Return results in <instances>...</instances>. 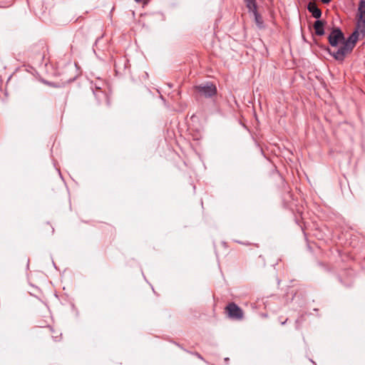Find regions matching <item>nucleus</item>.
<instances>
[{
  "label": "nucleus",
  "mask_w": 365,
  "mask_h": 365,
  "mask_svg": "<svg viewBox=\"0 0 365 365\" xmlns=\"http://www.w3.org/2000/svg\"><path fill=\"white\" fill-rule=\"evenodd\" d=\"M365 37V20L356 21V25L354 31L346 38L344 46H341L336 51H331L330 48L327 51L336 61L342 63L345 58L351 53L356 42L360 38Z\"/></svg>",
  "instance_id": "obj_1"
},
{
  "label": "nucleus",
  "mask_w": 365,
  "mask_h": 365,
  "mask_svg": "<svg viewBox=\"0 0 365 365\" xmlns=\"http://www.w3.org/2000/svg\"><path fill=\"white\" fill-rule=\"evenodd\" d=\"M327 38L330 46L336 48L340 43H341V46H344L347 38H345L344 33L339 28H334Z\"/></svg>",
  "instance_id": "obj_2"
},
{
  "label": "nucleus",
  "mask_w": 365,
  "mask_h": 365,
  "mask_svg": "<svg viewBox=\"0 0 365 365\" xmlns=\"http://www.w3.org/2000/svg\"><path fill=\"white\" fill-rule=\"evenodd\" d=\"M195 89L197 93L205 98H212L217 94V88L211 82H205L195 86Z\"/></svg>",
  "instance_id": "obj_3"
},
{
  "label": "nucleus",
  "mask_w": 365,
  "mask_h": 365,
  "mask_svg": "<svg viewBox=\"0 0 365 365\" xmlns=\"http://www.w3.org/2000/svg\"><path fill=\"white\" fill-rule=\"evenodd\" d=\"M228 317L232 319L242 320L244 317L242 309L234 302L229 303L225 307Z\"/></svg>",
  "instance_id": "obj_4"
},
{
  "label": "nucleus",
  "mask_w": 365,
  "mask_h": 365,
  "mask_svg": "<svg viewBox=\"0 0 365 365\" xmlns=\"http://www.w3.org/2000/svg\"><path fill=\"white\" fill-rule=\"evenodd\" d=\"M308 11L312 14V16L315 19H319L322 16V11L319 9L317 4L313 1L309 2L307 5Z\"/></svg>",
  "instance_id": "obj_5"
},
{
  "label": "nucleus",
  "mask_w": 365,
  "mask_h": 365,
  "mask_svg": "<svg viewBox=\"0 0 365 365\" xmlns=\"http://www.w3.org/2000/svg\"><path fill=\"white\" fill-rule=\"evenodd\" d=\"M324 21L322 20H317L314 24V29L316 35L322 36L324 34Z\"/></svg>",
  "instance_id": "obj_6"
},
{
  "label": "nucleus",
  "mask_w": 365,
  "mask_h": 365,
  "mask_svg": "<svg viewBox=\"0 0 365 365\" xmlns=\"http://www.w3.org/2000/svg\"><path fill=\"white\" fill-rule=\"evenodd\" d=\"M365 20V0H361L359 4L357 21Z\"/></svg>",
  "instance_id": "obj_7"
},
{
  "label": "nucleus",
  "mask_w": 365,
  "mask_h": 365,
  "mask_svg": "<svg viewBox=\"0 0 365 365\" xmlns=\"http://www.w3.org/2000/svg\"><path fill=\"white\" fill-rule=\"evenodd\" d=\"M249 12L255 13L257 11V6L255 0H244Z\"/></svg>",
  "instance_id": "obj_8"
},
{
  "label": "nucleus",
  "mask_w": 365,
  "mask_h": 365,
  "mask_svg": "<svg viewBox=\"0 0 365 365\" xmlns=\"http://www.w3.org/2000/svg\"><path fill=\"white\" fill-rule=\"evenodd\" d=\"M254 17H255V23L257 24V26L259 28V29H262L264 27V22H263V20H262V18L261 16V15L257 12V11H255V13L252 14Z\"/></svg>",
  "instance_id": "obj_9"
},
{
  "label": "nucleus",
  "mask_w": 365,
  "mask_h": 365,
  "mask_svg": "<svg viewBox=\"0 0 365 365\" xmlns=\"http://www.w3.org/2000/svg\"><path fill=\"white\" fill-rule=\"evenodd\" d=\"M94 95L97 97V98H101V97H104L105 96V93L103 92H102L101 91H97L96 93L94 92L93 93Z\"/></svg>",
  "instance_id": "obj_10"
},
{
  "label": "nucleus",
  "mask_w": 365,
  "mask_h": 365,
  "mask_svg": "<svg viewBox=\"0 0 365 365\" xmlns=\"http://www.w3.org/2000/svg\"><path fill=\"white\" fill-rule=\"evenodd\" d=\"M331 0H322V1L324 3V4H328L331 1Z\"/></svg>",
  "instance_id": "obj_11"
},
{
  "label": "nucleus",
  "mask_w": 365,
  "mask_h": 365,
  "mask_svg": "<svg viewBox=\"0 0 365 365\" xmlns=\"http://www.w3.org/2000/svg\"><path fill=\"white\" fill-rule=\"evenodd\" d=\"M196 355L197 356V358L202 359V357L200 356V354H196Z\"/></svg>",
  "instance_id": "obj_12"
},
{
  "label": "nucleus",
  "mask_w": 365,
  "mask_h": 365,
  "mask_svg": "<svg viewBox=\"0 0 365 365\" xmlns=\"http://www.w3.org/2000/svg\"><path fill=\"white\" fill-rule=\"evenodd\" d=\"M287 319H286L285 321L282 322V325L285 324V323L287 322Z\"/></svg>",
  "instance_id": "obj_13"
},
{
  "label": "nucleus",
  "mask_w": 365,
  "mask_h": 365,
  "mask_svg": "<svg viewBox=\"0 0 365 365\" xmlns=\"http://www.w3.org/2000/svg\"><path fill=\"white\" fill-rule=\"evenodd\" d=\"M134 1H135V2H137V3H139V2H140L142 0H134Z\"/></svg>",
  "instance_id": "obj_14"
}]
</instances>
